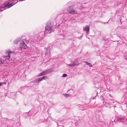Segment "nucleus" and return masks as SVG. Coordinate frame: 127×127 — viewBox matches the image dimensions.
<instances>
[{"label":"nucleus","mask_w":127,"mask_h":127,"mask_svg":"<svg viewBox=\"0 0 127 127\" xmlns=\"http://www.w3.org/2000/svg\"><path fill=\"white\" fill-rule=\"evenodd\" d=\"M15 4V3L11 5L10 3H9L8 4L6 5L5 6H4V5L3 6H2L0 8V11H2L5 9V8H9L13 5Z\"/></svg>","instance_id":"obj_1"},{"label":"nucleus","mask_w":127,"mask_h":127,"mask_svg":"<svg viewBox=\"0 0 127 127\" xmlns=\"http://www.w3.org/2000/svg\"><path fill=\"white\" fill-rule=\"evenodd\" d=\"M51 27V26L50 23L47 24L45 27V30L48 33H50L51 32L50 30Z\"/></svg>","instance_id":"obj_2"},{"label":"nucleus","mask_w":127,"mask_h":127,"mask_svg":"<svg viewBox=\"0 0 127 127\" xmlns=\"http://www.w3.org/2000/svg\"><path fill=\"white\" fill-rule=\"evenodd\" d=\"M27 47V45L24 43H23V42H21L20 45V49L21 50V51H24V50L26 49Z\"/></svg>","instance_id":"obj_3"},{"label":"nucleus","mask_w":127,"mask_h":127,"mask_svg":"<svg viewBox=\"0 0 127 127\" xmlns=\"http://www.w3.org/2000/svg\"><path fill=\"white\" fill-rule=\"evenodd\" d=\"M6 53L8 54V56L5 57V61H6L7 62H8V61H7V60L9 59V58L13 55V53L12 52L10 51H8Z\"/></svg>","instance_id":"obj_4"},{"label":"nucleus","mask_w":127,"mask_h":127,"mask_svg":"<svg viewBox=\"0 0 127 127\" xmlns=\"http://www.w3.org/2000/svg\"><path fill=\"white\" fill-rule=\"evenodd\" d=\"M45 53L46 56H49L50 55V49L49 48H46L45 49Z\"/></svg>","instance_id":"obj_5"},{"label":"nucleus","mask_w":127,"mask_h":127,"mask_svg":"<svg viewBox=\"0 0 127 127\" xmlns=\"http://www.w3.org/2000/svg\"><path fill=\"white\" fill-rule=\"evenodd\" d=\"M83 30L86 32H88L89 31V27L88 25H86L83 28Z\"/></svg>","instance_id":"obj_6"},{"label":"nucleus","mask_w":127,"mask_h":127,"mask_svg":"<svg viewBox=\"0 0 127 127\" xmlns=\"http://www.w3.org/2000/svg\"><path fill=\"white\" fill-rule=\"evenodd\" d=\"M51 72V70L49 69L47 70L44 71L42 72L43 75H45L49 74V73Z\"/></svg>","instance_id":"obj_7"},{"label":"nucleus","mask_w":127,"mask_h":127,"mask_svg":"<svg viewBox=\"0 0 127 127\" xmlns=\"http://www.w3.org/2000/svg\"><path fill=\"white\" fill-rule=\"evenodd\" d=\"M70 8H69V9L68 10V11L69 13L73 14H76L77 13V12L76 11L74 10H70Z\"/></svg>","instance_id":"obj_8"},{"label":"nucleus","mask_w":127,"mask_h":127,"mask_svg":"<svg viewBox=\"0 0 127 127\" xmlns=\"http://www.w3.org/2000/svg\"><path fill=\"white\" fill-rule=\"evenodd\" d=\"M74 66L78 65L79 64V62L76 61H75L72 63Z\"/></svg>","instance_id":"obj_9"},{"label":"nucleus","mask_w":127,"mask_h":127,"mask_svg":"<svg viewBox=\"0 0 127 127\" xmlns=\"http://www.w3.org/2000/svg\"><path fill=\"white\" fill-rule=\"evenodd\" d=\"M41 78H38L37 79H35L34 82L35 83H39L40 81H41L42 80H41Z\"/></svg>","instance_id":"obj_10"},{"label":"nucleus","mask_w":127,"mask_h":127,"mask_svg":"<svg viewBox=\"0 0 127 127\" xmlns=\"http://www.w3.org/2000/svg\"><path fill=\"white\" fill-rule=\"evenodd\" d=\"M84 62L86 64L89 65L90 67H92V65L90 63L85 61H84Z\"/></svg>","instance_id":"obj_11"},{"label":"nucleus","mask_w":127,"mask_h":127,"mask_svg":"<svg viewBox=\"0 0 127 127\" xmlns=\"http://www.w3.org/2000/svg\"><path fill=\"white\" fill-rule=\"evenodd\" d=\"M48 79L47 76H44L41 78V80L42 81L43 80H46Z\"/></svg>","instance_id":"obj_12"},{"label":"nucleus","mask_w":127,"mask_h":127,"mask_svg":"<svg viewBox=\"0 0 127 127\" xmlns=\"http://www.w3.org/2000/svg\"><path fill=\"white\" fill-rule=\"evenodd\" d=\"M21 40L20 38H19L18 39L15 40L14 41V43L15 44H16L17 43L18 41H20Z\"/></svg>","instance_id":"obj_13"},{"label":"nucleus","mask_w":127,"mask_h":127,"mask_svg":"<svg viewBox=\"0 0 127 127\" xmlns=\"http://www.w3.org/2000/svg\"><path fill=\"white\" fill-rule=\"evenodd\" d=\"M4 61L2 59H0V64H2L4 63Z\"/></svg>","instance_id":"obj_14"},{"label":"nucleus","mask_w":127,"mask_h":127,"mask_svg":"<svg viewBox=\"0 0 127 127\" xmlns=\"http://www.w3.org/2000/svg\"><path fill=\"white\" fill-rule=\"evenodd\" d=\"M73 66V64L72 63H71V64H66L67 67L70 66V67H71Z\"/></svg>","instance_id":"obj_15"},{"label":"nucleus","mask_w":127,"mask_h":127,"mask_svg":"<svg viewBox=\"0 0 127 127\" xmlns=\"http://www.w3.org/2000/svg\"><path fill=\"white\" fill-rule=\"evenodd\" d=\"M62 95L65 96V97H67L69 95L68 94H62Z\"/></svg>","instance_id":"obj_16"},{"label":"nucleus","mask_w":127,"mask_h":127,"mask_svg":"<svg viewBox=\"0 0 127 127\" xmlns=\"http://www.w3.org/2000/svg\"><path fill=\"white\" fill-rule=\"evenodd\" d=\"M44 75L42 72L41 73L38 75V77H40L41 76Z\"/></svg>","instance_id":"obj_17"},{"label":"nucleus","mask_w":127,"mask_h":127,"mask_svg":"<svg viewBox=\"0 0 127 127\" xmlns=\"http://www.w3.org/2000/svg\"><path fill=\"white\" fill-rule=\"evenodd\" d=\"M67 75L66 74H64L63 75V76H62V77H66L67 76Z\"/></svg>","instance_id":"obj_18"},{"label":"nucleus","mask_w":127,"mask_h":127,"mask_svg":"<svg viewBox=\"0 0 127 127\" xmlns=\"http://www.w3.org/2000/svg\"><path fill=\"white\" fill-rule=\"evenodd\" d=\"M116 120H121V119H120V118H116Z\"/></svg>","instance_id":"obj_19"},{"label":"nucleus","mask_w":127,"mask_h":127,"mask_svg":"<svg viewBox=\"0 0 127 127\" xmlns=\"http://www.w3.org/2000/svg\"><path fill=\"white\" fill-rule=\"evenodd\" d=\"M18 2V1H17L16 2V3H14V2H12L11 3H10V4H11V5H12V4H14V3H15V4L16 3H17V2Z\"/></svg>","instance_id":"obj_20"},{"label":"nucleus","mask_w":127,"mask_h":127,"mask_svg":"<svg viewBox=\"0 0 127 127\" xmlns=\"http://www.w3.org/2000/svg\"><path fill=\"white\" fill-rule=\"evenodd\" d=\"M2 85L3 84L2 83L0 82V86H2Z\"/></svg>","instance_id":"obj_21"},{"label":"nucleus","mask_w":127,"mask_h":127,"mask_svg":"<svg viewBox=\"0 0 127 127\" xmlns=\"http://www.w3.org/2000/svg\"><path fill=\"white\" fill-rule=\"evenodd\" d=\"M4 83L5 84V83Z\"/></svg>","instance_id":"obj_22"}]
</instances>
